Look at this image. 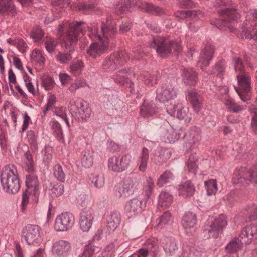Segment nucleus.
I'll return each mask as SVG.
<instances>
[{"label": "nucleus", "mask_w": 257, "mask_h": 257, "mask_svg": "<svg viewBox=\"0 0 257 257\" xmlns=\"http://www.w3.org/2000/svg\"><path fill=\"white\" fill-rule=\"evenodd\" d=\"M150 47L154 49L161 57L165 58L173 53H178L181 50L180 43L176 40L157 37L153 38Z\"/></svg>", "instance_id": "2"}, {"label": "nucleus", "mask_w": 257, "mask_h": 257, "mask_svg": "<svg viewBox=\"0 0 257 257\" xmlns=\"http://www.w3.org/2000/svg\"><path fill=\"white\" fill-rule=\"evenodd\" d=\"M138 186L136 179L126 177L120 184L116 195L119 197H128L134 193Z\"/></svg>", "instance_id": "13"}, {"label": "nucleus", "mask_w": 257, "mask_h": 257, "mask_svg": "<svg viewBox=\"0 0 257 257\" xmlns=\"http://www.w3.org/2000/svg\"><path fill=\"white\" fill-rule=\"evenodd\" d=\"M149 150L146 147H143L139 157V169L140 171L143 172L146 171L147 167L149 156Z\"/></svg>", "instance_id": "43"}, {"label": "nucleus", "mask_w": 257, "mask_h": 257, "mask_svg": "<svg viewBox=\"0 0 257 257\" xmlns=\"http://www.w3.org/2000/svg\"><path fill=\"white\" fill-rule=\"evenodd\" d=\"M167 111L170 115H176L178 119L184 120L185 124L190 122L191 118L188 114V108L182 107L181 104L168 107Z\"/></svg>", "instance_id": "17"}, {"label": "nucleus", "mask_w": 257, "mask_h": 257, "mask_svg": "<svg viewBox=\"0 0 257 257\" xmlns=\"http://www.w3.org/2000/svg\"><path fill=\"white\" fill-rule=\"evenodd\" d=\"M94 219V211L90 208H84L80 214L79 224L83 232L89 230Z\"/></svg>", "instance_id": "19"}, {"label": "nucleus", "mask_w": 257, "mask_h": 257, "mask_svg": "<svg viewBox=\"0 0 257 257\" xmlns=\"http://www.w3.org/2000/svg\"><path fill=\"white\" fill-rule=\"evenodd\" d=\"M14 165H6L2 169L0 181L3 189L7 193L15 194L20 188V181Z\"/></svg>", "instance_id": "1"}, {"label": "nucleus", "mask_w": 257, "mask_h": 257, "mask_svg": "<svg viewBox=\"0 0 257 257\" xmlns=\"http://www.w3.org/2000/svg\"><path fill=\"white\" fill-rule=\"evenodd\" d=\"M180 137V134L171 127L169 128H166L164 127L161 128L160 138L165 143H174Z\"/></svg>", "instance_id": "24"}, {"label": "nucleus", "mask_w": 257, "mask_h": 257, "mask_svg": "<svg viewBox=\"0 0 257 257\" xmlns=\"http://www.w3.org/2000/svg\"><path fill=\"white\" fill-rule=\"evenodd\" d=\"M251 116V127L255 134H257V107L252 105L249 107Z\"/></svg>", "instance_id": "60"}, {"label": "nucleus", "mask_w": 257, "mask_h": 257, "mask_svg": "<svg viewBox=\"0 0 257 257\" xmlns=\"http://www.w3.org/2000/svg\"><path fill=\"white\" fill-rule=\"evenodd\" d=\"M235 8H224L218 11L219 18L212 20V25H215L220 30H223L225 27L228 26L231 21L236 20L238 21L240 18V14L237 13Z\"/></svg>", "instance_id": "6"}, {"label": "nucleus", "mask_w": 257, "mask_h": 257, "mask_svg": "<svg viewBox=\"0 0 257 257\" xmlns=\"http://www.w3.org/2000/svg\"><path fill=\"white\" fill-rule=\"evenodd\" d=\"M70 111L75 119L78 121H86L91 115V109L86 102L77 101L74 104H70Z\"/></svg>", "instance_id": "8"}, {"label": "nucleus", "mask_w": 257, "mask_h": 257, "mask_svg": "<svg viewBox=\"0 0 257 257\" xmlns=\"http://www.w3.org/2000/svg\"><path fill=\"white\" fill-rule=\"evenodd\" d=\"M93 152L89 150H85L84 152L81 159V163L84 167L89 168L92 166L93 163Z\"/></svg>", "instance_id": "49"}, {"label": "nucleus", "mask_w": 257, "mask_h": 257, "mask_svg": "<svg viewBox=\"0 0 257 257\" xmlns=\"http://www.w3.org/2000/svg\"><path fill=\"white\" fill-rule=\"evenodd\" d=\"M214 55V49L209 44H207L201 51L198 61V66L204 70L205 67L209 65L210 61Z\"/></svg>", "instance_id": "21"}, {"label": "nucleus", "mask_w": 257, "mask_h": 257, "mask_svg": "<svg viewBox=\"0 0 257 257\" xmlns=\"http://www.w3.org/2000/svg\"><path fill=\"white\" fill-rule=\"evenodd\" d=\"M97 0H88L78 3L76 5V8L79 12L84 14L100 15L102 13V11L97 7Z\"/></svg>", "instance_id": "18"}, {"label": "nucleus", "mask_w": 257, "mask_h": 257, "mask_svg": "<svg viewBox=\"0 0 257 257\" xmlns=\"http://www.w3.org/2000/svg\"><path fill=\"white\" fill-rule=\"evenodd\" d=\"M146 200L140 198H134L127 201L124 210L128 218L134 217L141 213L145 208Z\"/></svg>", "instance_id": "14"}, {"label": "nucleus", "mask_w": 257, "mask_h": 257, "mask_svg": "<svg viewBox=\"0 0 257 257\" xmlns=\"http://www.w3.org/2000/svg\"><path fill=\"white\" fill-rule=\"evenodd\" d=\"M191 130L190 131L185 133L183 136L184 140H185L186 143V147L190 149L194 148L196 145V144L199 141L200 136L198 133H197L195 129Z\"/></svg>", "instance_id": "35"}, {"label": "nucleus", "mask_w": 257, "mask_h": 257, "mask_svg": "<svg viewBox=\"0 0 257 257\" xmlns=\"http://www.w3.org/2000/svg\"><path fill=\"white\" fill-rule=\"evenodd\" d=\"M53 174L54 177L57 180L61 182H64L65 181V173L62 167L59 164L55 165L53 168Z\"/></svg>", "instance_id": "56"}, {"label": "nucleus", "mask_w": 257, "mask_h": 257, "mask_svg": "<svg viewBox=\"0 0 257 257\" xmlns=\"http://www.w3.org/2000/svg\"><path fill=\"white\" fill-rule=\"evenodd\" d=\"M89 180L91 185L97 188H101L104 185V178L103 175L98 174H91Z\"/></svg>", "instance_id": "50"}, {"label": "nucleus", "mask_w": 257, "mask_h": 257, "mask_svg": "<svg viewBox=\"0 0 257 257\" xmlns=\"http://www.w3.org/2000/svg\"><path fill=\"white\" fill-rule=\"evenodd\" d=\"M198 80L197 72L192 69H184L182 74V81L186 85L192 86Z\"/></svg>", "instance_id": "34"}, {"label": "nucleus", "mask_w": 257, "mask_h": 257, "mask_svg": "<svg viewBox=\"0 0 257 257\" xmlns=\"http://www.w3.org/2000/svg\"><path fill=\"white\" fill-rule=\"evenodd\" d=\"M90 202L89 197L84 193L78 194L76 198V204L79 208H87Z\"/></svg>", "instance_id": "51"}, {"label": "nucleus", "mask_w": 257, "mask_h": 257, "mask_svg": "<svg viewBox=\"0 0 257 257\" xmlns=\"http://www.w3.org/2000/svg\"><path fill=\"white\" fill-rule=\"evenodd\" d=\"M96 247L89 244L86 245L79 257H93L96 251Z\"/></svg>", "instance_id": "63"}, {"label": "nucleus", "mask_w": 257, "mask_h": 257, "mask_svg": "<svg viewBox=\"0 0 257 257\" xmlns=\"http://www.w3.org/2000/svg\"><path fill=\"white\" fill-rule=\"evenodd\" d=\"M101 33L106 39H114L118 35V31L114 21L107 20L102 22L101 25Z\"/></svg>", "instance_id": "22"}, {"label": "nucleus", "mask_w": 257, "mask_h": 257, "mask_svg": "<svg viewBox=\"0 0 257 257\" xmlns=\"http://www.w3.org/2000/svg\"><path fill=\"white\" fill-rule=\"evenodd\" d=\"M256 235H257V224H250L243 228L239 234V238H241V241L243 242L248 244L253 236Z\"/></svg>", "instance_id": "30"}, {"label": "nucleus", "mask_w": 257, "mask_h": 257, "mask_svg": "<svg viewBox=\"0 0 257 257\" xmlns=\"http://www.w3.org/2000/svg\"><path fill=\"white\" fill-rule=\"evenodd\" d=\"M146 246L144 247L147 249L148 252L151 257H158L160 251L157 240L155 238H150L146 242Z\"/></svg>", "instance_id": "40"}, {"label": "nucleus", "mask_w": 257, "mask_h": 257, "mask_svg": "<svg viewBox=\"0 0 257 257\" xmlns=\"http://www.w3.org/2000/svg\"><path fill=\"white\" fill-rule=\"evenodd\" d=\"M37 138V133L33 130H30L27 132L26 139L29 143L31 148L33 152L37 151L38 148Z\"/></svg>", "instance_id": "46"}, {"label": "nucleus", "mask_w": 257, "mask_h": 257, "mask_svg": "<svg viewBox=\"0 0 257 257\" xmlns=\"http://www.w3.org/2000/svg\"><path fill=\"white\" fill-rule=\"evenodd\" d=\"M198 160V157L196 153L190 155L186 165L187 167L188 173L190 176H195L197 173L199 168L197 162Z\"/></svg>", "instance_id": "37"}, {"label": "nucleus", "mask_w": 257, "mask_h": 257, "mask_svg": "<svg viewBox=\"0 0 257 257\" xmlns=\"http://www.w3.org/2000/svg\"><path fill=\"white\" fill-rule=\"evenodd\" d=\"M156 100L161 103H165L175 99L177 97L175 86L170 83L162 84L156 89Z\"/></svg>", "instance_id": "10"}, {"label": "nucleus", "mask_w": 257, "mask_h": 257, "mask_svg": "<svg viewBox=\"0 0 257 257\" xmlns=\"http://www.w3.org/2000/svg\"><path fill=\"white\" fill-rule=\"evenodd\" d=\"M74 221V216L72 213H61L55 220L54 228L57 231H67L72 228Z\"/></svg>", "instance_id": "15"}, {"label": "nucleus", "mask_w": 257, "mask_h": 257, "mask_svg": "<svg viewBox=\"0 0 257 257\" xmlns=\"http://www.w3.org/2000/svg\"><path fill=\"white\" fill-rule=\"evenodd\" d=\"M161 243L164 251L169 255H174L178 250L177 242L172 237H163Z\"/></svg>", "instance_id": "25"}, {"label": "nucleus", "mask_w": 257, "mask_h": 257, "mask_svg": "<svg viewBox=\"0 0 257 257\" xmlns=\"http://www.w3.org/2000/svg\"><path fill=\"white\" fill-rule=\"evenodd\" d=\"M31 59L39 63L41 65H43L45 62V57L43 53L38 49H34L30 55Z\"/></svg>", "instance_id": "55"}, {"label": "nucleus", "mask_w": 257, "mask_h": 257, "mask_svg": "<svg viewBox=\"0 0 257 257\" xmlns=\"http://www.w3.org/2000/svg\"><path fill=\"white\" fill-rule=\"evenodd\" d=\"M70 243L65 240L56 242L52 246V252L58 256H65L71 250Z\"/></svg>", "instance_id": "28"}, {"label": "nucleus", "mask_w": 257, "mask_h": 257, "mask_svg": "<svg viewBox=\"0 0 257 257\" xmlns=\"http://www.w3.org/2000/svg\"><path fill=\"white\" fill-rule=\"evenodd\" d=\"M179 195L183 198L192 196L195 191L194 185L191 181H186L182 182L178 185Z\"/></svg>", "instance_id": "29"}, {"label": "nucleus", "mask_w": 257, "mask_h": 257, "mask_svg": "<svg viewBox=\"0 0 257 257\" xmlns=\"http://www.w3.org/2000/svg\"><path fill=\"white\" fill-rule=\"evenodd\" d=\"M131 156L124 155L121 156H113L108 160L109 170L115 172H121L126 170L130 165Z\"/></svg>", "instance_id": "12"}, {"label": "nucleus", "mask_w": 257, "mask_h": 257, "mask_svg": "<svg viewBox=\"0 0 257 257\" xmlns=\"http://www.w3.org/2000/svg\"><path fill=\"white\" fill-rule=\"evenodd\" d=\"M52 147L49 145H46L42 150L41 153L43 156V160L44 162L49 163L52 158Z\"/></svg>", "instance_id": "62"}, {"label": "nucleus", "mask_w": 257, "mask_h": 257, "mask_svg": "<svg viewBox=\"0 0 257 257\" xmlns=\"http://www.w3.org/2000/svg\"><path fill=\"white\" fill-rule=\"evenodd\" d=\"M0 13L5 15L15 16L17 10L13 0H0Z\"/></svg>", "instance_id": "33"}, {"label": "nucleus", "mask_w": 257, "mask_h": 257, "mask_svg": "<svg viewBox=\"0 0 257 257\" xmlns=\"http://www.w3.org/2000/svg\"><path fill=\"white\" fill-rule=\"evenodd\" d=\"M83 21H76L69 25L66 37L61 42L62 48L73 52L78 38L83 35Z\"/></svg>", "instance_id": "3"}, {"label": "nucleus", "mask_w": 257, "mask_h": 257, "mask_svg": "<svg viewBox=\"0 0 257 257\" xmlns=\"http://www.w3.org/2000/svg\"><path fill=\"white\" fill-rule=\"evenodd\" d=\"M174 178V176L172 173L169 171H165L161 174L158 179L157 185L159 187H162L165 185L169 183Z\"/></svg>", "instance_id": "47"}, {"label": "nucleus", "mask_w": 257, "mask_h": 257, "mask_svg": "<svg viewBox=\"0 0 257 257\" xmlns=\"http://www.w3.org/2000/svg\"><path fill=\"white\" fill-rule=\"evenodd\" d=\"M239 87H234L240 98L244 102L250 99L249 92L250 89V77L245 74L237 75Z\"/></svg>", "instance_id": "11"}, {"label": "nucleus", "mask_w": 257, "mask_h": 257, "mask_svg": "<svg viewBox=\"0 0 257 257\" xmlns=\"http://www.w3.org/2000/svg\"><path fill=\"white\" fill-rule=\"evenodd\" d=\"M128 58V55L125 51L115 52L104 59L102 66L107 71H113L124 65Z\"/></svg>", "instance_id": "7"}, {"label": "nucleus", "mask_w": 257, "mask_h": 257, "mask_svg": "<svg viewBox=\"0 0 257 257\" xmlns=\"http://www.w3.org/2000/svg\"><path fill=\"white\" fill-rule=\"evenodd\" d=\"M197 216L195 213L188 211L185 212L181 220V224L186 233L194 231L197 223Z\"/></svg>", "instance_id": "23"}, {"label": "nucleus", "mask_w": 257, "mask_h": 257, "mask_svg": "<svg viewBox=\"0 0 257 257\" xmlns=\"http://www.w3.org/2000/svg\"><path fill=\"white\" fill-rule=\"evenodd\" d=\"M25 169L28 173H32L34 171V162L32 155L28 150L24 154Z\"/></svg>", "instance_id": "48"}, {"label": "nucleus", "mask_w": 257, "mask_h": 257, "mask_svg": "<svg viewBox=\"0 0 257 257\" xmlns=\"http://www.w3.org/2000/svg\"><path fill=\"white\" fill-rule=\"evenodd\" d=\"M107 41L100 44L93 43L91 44L87 50V54L93 58H96L108 49Z\"/></svg>", "instance_id": "31"}, {"label": "nucleus", "mask_w": 257, "mask_h": 257, "mask_svg": "<svg viewBox=\"0 0 257 257\" xmlns=\"http://www.w3.org/2000/svg\"><path fill=\"white\" fill-rule=\"evenodd\" d=\"M232 182L238 185L245 186L251 182L257 184V164L249 170L243 167L236 168L233 175Z\"/></svg>", "instance_id": "4"}, {"label": "nucleus", "mask_w": 257, "mask_h": 257, "mask_svg": "<svg viewBox=\"0 0 257 257\" xmlns=\"http://www.w3.org/2000/svg\"><path fill=\"white\" fill-rule=\"evenodd\" d=\"M227 224L226 215L221 214L213 220H208L203 230L209 237L217 238L222 233Z\"/></svg>", "instance_id": "5"}, {"label": "nucleus", "mask_w": 257, "mask_h": 257, "mask_svg": "<svg viewBox=\"0 0 257 257\" xmlns=\"http://www.w3.org/2000/svg\"><path fill=\"white\" fill-rule=\"evenodd\" d=\"M40 227L36 225L27 224L22 231V242L29 245H37L42 241L40 235Z\"/></svg>", "instance_id": "9"}, {"label": "nucleus", "mask_w": 257, "mask_h": 257, "mask_svg": "<svg viewBox=\"0 0 257 257\" xmlns=\"http://www.w3.org/2000/svg\"><path fill=\"white\" fill-rule=\"evenodd\" d=\"M138 7L145 12L156 16L166 14L167 12L161 7L147 2H138Z\"/></svg>", "instance_id": "26"}, {"label": "nucleus", "mask_w": 257, "mask_h": 257, "mask_svg": "<svg viewBox=\"0 0 257 257\" xmlns=\"http://www.w3.org/2000/svg\"><path fill=\"white\" fill-rule=\"evenodd\" d=\"M138 2H141L139 0H124L121 2H119L116 5V11H119L120 12L123 13L132 8V6L135 5L138 7Z\"/></svg>", "instance_id": "45"}, {"label": "nucleus", "mask_w": 257, "mask_h": 257, "mask_svg": "<svg viewBox=\"0 0 257 257\" xmlns=\"http://www.w3.org/2000/svg\"><path fill=\"white\" fill-rule=\"evenodd\" d=\"M26 186L28 189H32L34 194L36 195L39 190V182L38 177L33 174L26 175Z\"/></svg>", "instance_id": "39"}, {"label": "nucleus", "mask_w": 257, "mask_h": 257, "mask_svg": "<svg viewBox=\"0 0 257 257\" xmlns=\"http://www.w3.org/2000/svg\"><path fill=\"white\" fill-rule=\"evenodd\" d=\"M241 238H234L231 240L225 246V248L226 251L228 253H233L236 252L238 249L242 248V245L243 244H246L245 242H243Z\"/></svg>", "instance_id": "42"}, {"label": "nucleus", "mask_w": 257, "mask_h": 257, "mask_svg": "<svg viewBox=\"0 0 257 257\" xmlns=\"http://www.w3.org/2000/svg\"><path fill=\"white\" fill-rule=\"evenodd\" d=\"M173 195L168 192L161 191L158 197V205L164 208L169 207L172 203Z\"/></svg>", "instance_id": "41"}, {"label": "nucleus", "mask_w": 257, "mask_h": 257, "mask_svg": "<svg viewBox=\"0 0 257 257\" xmlns=\"http://www.w3.org/2000/svg\"><path fill=\"white\" fill-rule=\"evenodd\" d=\"M241 32L240 36L242 39L244 36L247 39H253L257 41V31H255L254 28L250 27L247 22H244L239 27Z\"/></svg>", "instance_id": "36"}, {"label": "nucleus", "mask_w": 257, "mask_h": 257, "mask_svg": "<svg viewBox=\"0 0 257 257\" xmlns=\"http://www.w3.org/2000/svg\"><path fill=\"white\" fill-rule=\"evenodd\" d=\"M120 222V214L116 211L111 212L107 218V227L110 231H114Z\"/></svg>", "instance_id": "38"}, {"label": "nucleus", "mask_w": 257, "mask_h": 257, "mask_svg": "<svg viewBox=\"0 0 257 257\" xmlns=\"http://www.w3.org/2000/svg\"><path fill=\"white\" fill-rule=\"evenodd\" d=\"M50 124L52 129L53 131L54 134L55 136L57 139L60 142L63 143L64 141V137L62 128L60 123L55 120H52L50 122Z\"/></svg>", "instance_id": "44"}, {"label": "nucleus", "mask_w": 257, "mask_h": 257, "mask_svg": "<svg viewBox=\"0 0 257 257\" xmlns=\"http://www.w3.org/2000/svg\"><path fill=\"white\" fill-rule=\"evenodd\" d=\"M225 69V65L224 61L220 60L215 64L214 67L212 70L211 73L216 75L220 78H222Z\"/></svg>", "instance_id": "57"}, {"label": "nucleus", "mask_w": 257, "mask_h": 257, "mask_svg": "<svg viewBox=\"0 0 257 257\" xmlns=\"http://www.w3.org/2000/svg\"><path fill=\"white\" fill-rule=\"evenodd\" d=\"M158 107L153 101L145 100L140 106V114L144 118L153 116L157 112Z\"/></svg>", "instance_id": "27"}, {"label": "nucleus", "mask_w": 257, "mask_h": 257, "mask_svg": "<svg viewBox=\"0 0 257 257\" xmlns=\"http://www.w3.org/2000/svg\"><path fill=\"white\" fill-rule=\"evenodd\" d=\"M206 187L207 194L208 196L214 194L217 191V184L216 180L210 179L204 182Z\"/></svg>", "instance_id": "54"}, {"label": "nucleus", "mask_w": 257, "mask_h": 257, "mask_svg": "<svg viewBox=\"0 0 257 257\" xmlns=\"http://www.w3.org/2000/svg\"><path fill=\"white\" fill-rule=\"evenodd\" d=\"M246 215H248V218L246 219V221L251 222L257 219V206L255 204H251L246 207Z\"/></svg>", "instance_id": "58"}, {"label": "nucleus", "mask_w": 257, "mask_h": 257, "mask_svg": "<svg viewBox=\"0 0 257 257\" xmlns=\"http://www.w3.org/2000/svg\"><path fill=\"white\" fill-rule=\"evenodd\" d=\"M154 187V182L151 177H149L147 179V185L144 187V193L146 197L144 200L148 201L150 195L152 193Z\"/></svg>", "instance_id": "61"}, {"label": "nucleus", "mask_w": 257, "mask_h": 257, "mask_svg": "<svg viewBox=\"0 0 257 257\" xmlns=\"http://www.w3.org/2000/svg\"><path fill=\"white\" fill-rule=\"evenodd\" d=\"M186 94V99L190 102L194 110L196 113L199 112L202 108L204 101L201 93L196 89H191L188 90Z\"/></svg>", "instance_id": "20"}, {"label": "nucleus", "mask_w": 257, "mask_h": 257, "mask_svg": "<svg viewBox=\"0 0 257 257\" xmlns=\"http://www.w3.org/2000/svg\"><path fill=\"white\" fill-rule=\"evenodd\" d=\"M225 104L231 112L237 113L243 110V107L238 105L233 99L229 98L226 100Z\"/></svg>", "instance_id": "53"}, {"label": "nucleus", "mask_w": 257, "mask_h": 257, "mask_svg": "<svg viewBox=\"0 0 257 257\" xmlns=\"http://www.w3.org/2000/svg\"><path fill=\"white\" fill-rule=\"evenodd\" d=\"M73 52H58L56 56V59L57 62L61 64H67L72 59V53Z\"/></svg>", "instance_id": "52"}, {"label": "nucleus", "mask_w": 257, "mask_h": 257, "mask_svg": "<svg viewBox=\"0 0 257 257\" xmlns=\"http://www.w3.org/2000/svg\"><path fill=\"white\" fill-rule=\"evenodd\" d=\"M152 160L156 164H163L170 157V153L169 151L162 147H158L153 151Z\"/></svg>", "instance_id": "32"}, {"label": "nucleus", "mask_w": 257, "mask_h": 257, "mask_svg": "<svg viewBox=\"0 0 257 257\" xmlns=\"http://www.w3.org/2000/svg\"><path fill=\"white\" fill-rule=\"evenodd\" d=\"M64 185L63 184L57 183L53 184L51 189L50 195L52 198H56L62 195L64 192Z\"/></svg>", "instance_id": "59"}, {"label": "nucleus", "mask_w": 257, "mask_h": 257, "mask_svg": "<svg viewBox=\"0 0 257 257\" xmlns=\"http://www.w3.org/2000/svg\"><path fill=\"white\" fill-rule=\"evenodd\" d=\"M83 66V62L81 60H78L71 63L70 69L74 75H77L81 72Z\"/></svg>", "instance_id": "64"}, {"label": "nucleus", "mask_w": 257, "mask_h": 257, "mask_svg": "<svg viewBox=\"0 0 257 257\" xmlns=\"http://www.w3.org/2000/svg\"><path fill=\"white\" fill-rule=\"evenodd\" d=\"M129 71V69H122L117 72L113 75L114 81L120 85H124L128 87V91L131 94H137L139 92V88H136L135 84L128 79L127 74Z\"/></svg>", "instance_id": "16"}]
</instances>
